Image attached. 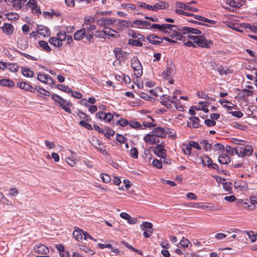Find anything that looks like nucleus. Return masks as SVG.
<instances>
[{
	"instance_id": "61",
	"label": "nucleus",
	"mask_w": 257,
	"mask_h": 257,
	"mask_svg": "<svg viewBox=\"0 0 257 257\" xmlns=\"http://www.w3.org/2000/svg\"><path fill=\"white\" fill-rule=\"evenodd\" d=\"M86 29V32L93 34V30L96 29V26L94 25L90 24L88 27L84 28Z\"/></svg>"
},
{
	"instance_id": "31",
	"label": "nucleus",
	"mask_w": 257,
	"mask_h": 257,
	"mask_svg": "<svg viewBox=\"0 0 257 257\" xmlns=\"http://www.w3.org/2000/svg\"><path fill=\"white\" fill-rule=\"evenodd\" d=\"M14 51L17 52V53L20 54L21 55L23 56L24 57L27 58V59H31L33 61H37L38 60V59L37 58H35L29 54H27V53L22 52L17 49H15Z\"/></svg>"
},
{
	"instance_id": "8",
	"label": "nucleus",
	"mask_w": 257,
	"mask_h": 257,
	"mask_svg": "<svg viewBox=\"0 0 257 257\" xmlns=\"http://www.w3.org/2000/svg\"><path fill=\"white\" fill-rule=\"evenodd\" d=\"M179 31H180L183 34H193L196 35H201L202 32L200 30L188 27H182L180 29H179Z\"/></svg>"
},
{
	"instance_id": "15",
	"label": "nucleus",
	"mask_w": 257,
	"mask_h": 257,
	"mask_svg": "<svg viewBox=\"0 0 257 257\" xmlns=\"http://www.w3.org/2000/svg\"><path fill=\"white\" fill-rule=\"evenodd\" d=\"M152 135L158 138H164L166 137V133L165 130L161 127L155 128L152 132Z\"/></svg>"
},
{
	"instance_id": "16",
	"label": "nucleus",
	"mask_w": 257,
	"mask_h": 257,
	"mask_svg": "<svg viewBox=\"0 0 257 257\" xmlns=\"http://www.w3.org/2000/svg\"><path fill=\"white\" fill-rule=\"evenodd\" d=\"M155 136L152 134H147L144 138V141L146 143H149L151 145L156 144L160 142V140L155 138Z\"/></svg>"
},
{
	"instance_id": "38",
	"label": "nucleus",
	"mask_w": 257,
	"mask_h": 257,
	"mask_svg": "<svg viewBox=\"0 0 257 257\" xmlns=\"http://www.w3.org/2000/svg\"><path fill=\"white\" fill-rule=\"evenodd\" d=\"M213 43V42L212 40L206 39V37L204 36L202 48L208 49Z\"/></svg>"
},
{
	"instance_id": "30",
	"label": "nucleus",
	"mask_w": 257,
	"mask_h": 257,
	"mask_svg": "<svg viewBox=\"0 0 257 257\" xmlns=\"http://www.w3.org/2000/svg\"><path fill=\"white\" fill-rule=\"evenodd\" d=\"M57 89L59 90H62L65 92H66L67 93H70V92H72V89L68 87V86L64 85L63 84H58L56 86Z\"/></svg>"
},
{
	"instance_id": "29",
	"label": "nucleus",
	"mask_w": 257,
	"mask_h": 257,
	"mask_svg": "<svg viewBox=\"0 0 257 257\" xmlns=\"http://www.w3.org/2000/svg\"><path fill=\"white\" fill-rule=\"evenodd\" d=\"M190 122L187 121V126L190 128H199L201 127L202 125L199 124L197 121H195L194 119H191V117H189Z\"/></svg>"
},
{
	"instance_id": "7",
	"label": "nucleus",
	"mask_w": 257,
	"mask_h": 257,
	"mask_svg": "<svg viewBox=\"0 0 257 257\" xmlns=\"http://www.w3.org/2000/svg\"><path fill=\"white\" fill-rule=\"evenodd\" d=\"M175 69V66L173 62L168 63L166 69L162 73L163 78L167 79L168 77L171 76L174 72Z\"/></svg>"
},
{
	"instance_id": "12",
	"label": "nucleus",
	"mask_w": 257,
	"mask_h": 257,
	"mask_svg": "<svg viewBox=\"0 0 257 257\" xmlns=\"http://www.w3.org/2000/svg\"><path fill=\"white\" fill-rule=\"evenodd\" d=\"M34 250L37 253L45 255L47 254L49 252L48 247L43 244L35 245L34 246Z\"/></svg>"
},
{
	"instance_id": "22",
	"label": "nucleus",
	"mask_w": 257,
	"mask_h": 257,
	"mask_svg": "<svg viewBox=\"0 0 257 257\" xmlns=\"http://www.w3.org/2000/svg\"><path fill=\"white\" fill-rule=\"evenodd\" d=\"M86 29H82L77 31L73 35V38L75 40L80 41L85 36Z\"/></svg>"
},
{
	"instance_id": "58",
	"label": "nucleus",
	"mask_w": 257,
	"mask_h": 257,
	"mask_svg": "<svg viewBox=\"0 0 257 257\" xmlns=\"http://www.w3.org/2000/svg\"><path fill=\"white\" fill-rule=\"evenodd\" d=\"M121 7L123 8H128L132 10H139V8H137L135 5L132 4H123L121 5Z\"/></svg>"
},
{
	"instance_id": "10",
	"label": "nucleus",
	"mask_w": 257,
	"mask_h": 257,
	"mask_svg": "<svg viewBox=\"0 0 257 257\" xmlns=\"http://www.w3.org/2000/svg\"><path fill=\"white\" fill-rule=\"evenodd\" d=\"M113 53L117 60L121 58L123 61L127 59V54H130L129 53L122 51L120 48H115L113 50Z\"/></svg>"
},
{
	"instance_id": "62",
	"label": "nucleus",
	"mask_w": 257,
	"mask_h": 257,
	"mask_svg": "<svg viewBox=\"0 0 257 257\" xmlns=\"http://www.w3.org/2000/svg\"><path fill=\"white\" fill-rule=\"evenodd\" d=\"M229 113L237 118H241L243 116V113L240 111H229Z\"/></svg>"
},
{
	"instance_id": "18",
	"label": "nucleus",
	"mask_w": 257,
	"mask_h": 257,
	"mask_svg": "<svg viewBox=\"0 0 257 257\" xmlns=\"http://www.w3.org/2000/svg\"><path fill=\"white\" fill-rule=\"evenodd\" d=\"M3 32L7 35H12L14 30L13 26L9 23H5L4 25L2 27Z\"/></svg>"
},
{
	"instance_id": "2",
	"label": "nucleus",
	"mask_w": 257,
	"mask_h": 257,
	"mask_svg": "<svg viewBox=\"0 0 257 257\" xmlns=\"http://www.w3.org/2000/svg\"><path fill=\"white\" fill-rule=\"evenodd\" d=\"M131 67L133 69L136 76L141 77L143 74V66L136 56L133 57L131 60Z\"/></svg>"
},
{
	"instance_id": "60",
	"label": "nucleus",
	"mask_w": 257,
	"mask_h": 257,
	"mask_svg": "<svg viewBox=\"0 0 257 257\" xmlns=\"http://www.w3.org/2000/svg\"><path fill=\"white\" fill-rule=\"evenodd\" d=\"M189 144L190 145L191 148L193 147L198 150H200L201 149V148L200 146L199 145V144L195 141H190L189 142Z\"/></svg>"
},
{
	"instance_id": "41",
	"label": "nucleus",
	"mask_w": 257,
	"mask_h": 257,
	"mask_svg": "<svg viewBox=\"0 0 257 257\" xmlns=\"http://www.w3.org/2000/svg\"><path fill=\"white\" fill-rule=\"evenodd\" d=\"M37 91L45 96H49L51 95L50 92L47 91V90L45 89L44 88H42L41 86L38 85V90Z\"/></svg>"
},
{
	"instance_id": "25",
	"label": "nucleus",
	"mask_w": 257,
	"mask_h": 257,
	"mask_svg": "<svg viewBox=\"0 0 257 257\" xmlns=\"http://www.w3.org/2000/svg\"><path fill=\"white\" fill-rule=\"evenodd\" d=\"M22 74L27 77H33L34 73L30 69L24 67H22Z\"/></svg>"
},
{
	"instance_id": "40",
	"label": "nucleus",
	"mask_w": 257,
	"mask_h": 257,
	"mask_svg": "<svg viewBox=\"0 0 257 257\" xmlns=\"http://www.w3.org/2000/svg\"><path fill=\"white\" fill-rule=\"evenodd\" d=\"M57 40L60 41L61 42L64 41L66 39L67 35L66 32H59L57 34Z\"/></svg>"
},
{
	"instance_id": "36",
	"label": "nucleus",
	"mask_w": 257,
	"mask_h": 257,
	"mask_svg": "<svg viewBox=\"0 0 257 257\" xmlns=\"http://www.w3.org/2000/svg\"><path fill=\"white\" fill-rule=\"evenodd\" d=\"M208 115H205L202 117L203 118L205 119L204 123L208 127L215 126L216 125V121L211 119H206Z\"/></svg>"
},
{
	"instance_id": "27",
	"label": "nucleus",
	"mask_w": 257,
	"mask_h": 257,
	"mask_svg": "<svg viewBox=\"0 0 257 257\" xmlns=\"http://www.w3.org/2000/svg\"><path fill=\"white\" fill-rule=\"evenodd\" d=\"M18 47L21 50H25L28 47V42L27 40L22 39L17 41Z\"/></svg>"
},
{
	"instance_id": "43",
	"label": "nucleus",
	"mask_w": 257,
	"mask_h": 257,
	"mask_svg": "<svg viewBox=\"0 0 257 257\" xmlns=\"http://www.w3.org/2000/svg\"><path fill=\"white\" fill-rule=\"evenodd\" d=\"M128 124L134 128H142L141 124L138 121H131Z\"/></svg>"
},
{
	"instance_id": "9",
	"label": "nucleus",
	"mask_w": 257,
	"mask_h": 257,
	"mask_svg": "<svg viewBox=\"0 0 257 257\" xmlns=\"http://www.w3.org/2000/svg\"><path fill=\"white\" fill-rule=\"evenodd\" d=\"M36 32L44 37L50 36L51 35V32L49 28L42 25L37 26Z\"/></svg>"
},
{
	"instance_id": "56",
	"label": "nucleus",
	"mask_w": 257,
	"mask_h": 257,
	"mask_svg": "<svg viewBox=\"0 0 257 257\" xmlns=\"http://www.w3.org/2000/svg\"><path fill=\"white\" fill-rule=\"evenodd\" d=\"M204 35L198 36V38L195 41L194 43L197 45L199 47H202L203 44V41L204 39Z\"/></svg>"
},
{
	"instance_id": "64",
	"label": "nucleus",
	"mask_w": 257,
	"mask_h": 257,
	"mask_svg": "<svg viewBox=\"0 0 257 257\" xmlns=\"http://www.w3.org/2000/svg\"><path fill=\"white\" fill-rule=\"evenodd\" d=\"M184 257H202L201 256L197 254L195 252L189 253L186 252L184 254Z\"/></svg>"
},
{
	"instance_id": "63",
	"label": "nucleus",
	"mask_w": 257,
	"mask_h": 257,
	"mask_svg": "<svg viewBox=\"0 0 257 257\" xmlns=\"http://www.w3.org/2000/svg\"><path fill=\"white\" fill-rule=\"evenodd\" d=\"M174 104L175 105L176 108L179 111H182L184 110V107L182 105L180 104V100H178V101H175V103Z\"/></svg>"
},
{
	"instance_id": "4",
	"label": "nucleus",
	"mask_w": 257,
	"mask_h": 257,
	"mask_svg": "<svg viewBox=\"0 0 257 257\" xmlns=\"http://www.w3.org/2000/svg\"><path fill=\"white\" fill-rule=\"evenodd\" d=\"M201 163L203 166H207L208 168L213 169L219 172L218 166L215 163H213L211 159L206 155H203L201 157Z\"/></svg>"
},
{
	"instance_id": "26",
	"label": "nucleus",
	"mask_w": 257,
	"mask_h": 257,
	"mask_svg": "<svg viewBox=\"0 0 257 257\" xmlns=\"http://www.w3.org/2000/svg\"><path fill=\"white\" fill-rule=\"evenodd\" d=\"M142 229L145 230L146 229H149L148 230V231L150 233H152L154 231V229L153 228V224L149 222H144L142 225Z\"/></svg>"
},
{
	"instance_id": "48",
	"label": "nucleus",
	"mask_w": 257,
	"mask_h": 257,
	"mask_svg": "<svg viewBox=\"0 0 257 257\" xmlns=\"http://www.w3.org/2000/svg\"><path fill=\"white\" fill-rule=\"evenodd\" d=\"M180 244L184 247H188V244H190L191 246H192L191 243L190 241L187 238L185 237H183L182 239H181L180 241Z\"/></svg>"
},
{
	"instance_id": "53",
	"label": "nucleus",
	"mask_w": 257,
	"mask_h": 257,
	"mask_svg": "<svg viewBox=\"0 0 257 257\" xmlns=\"http://www.w3.org/2000/svg\"><path fill=\"white\" fill-rule=\"evenodd\" d=\"M19 16L16 13H9L7 14V18L9 20H17Z\"/></svg>"
},
{
	"instance_id": "46",
	"label": "nucleus",
	"mask_w": 257,
	"mask_h": 257,
	"mask_svg": "<svg viewBox=\"0 0 257 257\" xmlns=\"http://www.w3.org/2000/svg\"><path fill=\"white\" fill-rule=\"evenodd\" d=\"M100 177L103 182L108 183L111 181V177L109 175L105 173L100 174Z\"/></svg>"
},
{
	"instance_id": "35",
	"label": "nucleus",
	"mask_w": 257,
	"mask_h": 257,
	"mask_svg": "<svg viewBox=\"0 0 257 257\" xmlns=\"http://www.w3.org/2000/svg\"><path fill=\"white\" fill-rule=\"evenodd\" d=\"M197 96L199 97V98H203V99H208L209 100H211V101H215V99L214 98H212V97H209L208 94H205V92H197Z\"/></svg>"
},
{
	"instance_id": "57",
	"label": "nucleus",
	"mask_w": 257,
	"mask_h": 257,
	"mask_svg": "<svg viewBox=\"0 0 257 257\" xmlns=\"http://www.w3.org/2000/svg\"><path fill=\"white\" fill-rule=\"evenodd\" d=\"M131 156L134 159L138 158V151L136 148H132L131 150Z\"/></svg>"
},
{
	"instance_id": "33",
	"label": "nucleus",
	"mask_w": 257,
	"mask_h": 257,
	"mask_svg": "<svg viewBox=\"0 0 257 257\" xmlns=\"http://www.w3.org/2000/svg\"><path fill=\"white\" fill-rule=\"evenodd\" d=\"M226 1L227 4L233 8H240L242 6V4L234 0H227Z\"/></svg>"
},
{
	"instance_id": "55",
	"label": "nucleus",
	"mask_w": 257,
	"mask_h": 257,
	"mask_svg": "<svg viewBox=\"0 0 257 257\" xmlns=\"http://www.w3.org/2000/svg\"><path fill=\"white\" fill-rule=\"evenodd\" d=\"M128 124L129 122L128 121V120L124 118H120L116 122V124H118L121 126H125Z\"/></svg>"
},
{
	"instance_id": "20",
	"label": "nucleus",
	"mask_w": 257,
	"mask_h": 257,
	"mask_svg": "<svg viewBox=\"0 0 257 257\" xmlns=\"http://www.w3.org/2000/svg\"><path fill=\"white\" fill-rule=\"evenodd\" d=\"M56 248L57 249L61 257H69V252L65 250V247L63 244H59L56 245Z\"/></svg>"
},
{
	"instance_id": "28",
	"label": "nucleus",
	"mask_w": 257,
	"mask_h": 257,
	"mask_svg": "<svg viewBox=\"0 0 257 257\" xmlns=\"http://www.w3.org/2000/svg\"><path fill=\"white\" fill-rule=\"evenodd\" d=\"M39 45L41 48L45 50L47 52H50L52 51V49L49 46L48 43L45 41H40L39 42Z\"/></svg>"
},
{
	"instance_id": "14",
	"label": "nucleus",
	"mask_w": 257,
	"mask_h": 257,
	"mask_svg": "<svg viewBox=\"0 0 257 257\" xmlns=\"http://www.w3.org/2000/svg\"><path fill=\"white\" fill-rule=\"evenodd\" d=\"M103 33H104V36L107 35L113 38H118L120 36L117 32L107 27H104L103 28Z\"/></svg>"
},
{
	"instance_id": "45",
	"label": "nucleus",
	"mask_w": 257,
	"mask_h": 257,
	"mask_svg": "<svg viewBox=\"0 0 257 257\" xmlns=\"http://www.w3.org/2000/svg\"><path fill=\"white\" fill-rule=\"evenodd\" d=\"M156 148L154 147H151L149 148V149H151L152 151L154 152V153L159 157L161 154H162L163 152H167L166 149H155Z\"/></svg>"
},
{
	"instance_id": "23",
	"label": "nucleus",
	"mask_w": 257,
	"mask_h": 257,
	"mask_svg": "<svg viewBox=\"0 0 257 257\" xmlns=\"http://www.w3.org/2000/svg\"><path fill=\"white\" fill-rule=\"evenodd\" d=\"M15 82L10 79H3L0 80V85L2 86H7L10 88L15 86Z\"/></svg>"
},
{
	"instance_id": "34",
	"label": "nucleus",
	"mask_w": 257,
	"mask_h": 257,
	"mask_svg": "<svg viewBox=\"0 0 257 257\" xmlns=\"http://www.w3.org/2000/svg\"><path fill=\"white\" fill-rule=\"evenodd\" d=\"M225 69L223 67V66L221 65L218 68V71L220 75H222L223 74H227L230 73H232L230 71V69L226 67H225Z\"/></svg>"
},
{
	"instance_id": "32",
	"label": "nucleus",
	"mask_w": 257,
	"mask_h": 257,
	"mask_svg": "<svg viewBox=\"0 0 257 257\" xmlns=\"http://www.w3.org/2000/svg\"><path fill=\"white\" fill-rule=\"evenodd\" d=\"M49 76V75H48L39 73L37 75V79L44 83H47L48 81Z\"/></svg>"
},
{
	"instance_id": "6",
	"label": "nucleus",
	"mask_w": 257,
	"mask_h": 257,
	"mask_svg": "<svg viewBox=\"0 0 257 257\" xmlns=\"http://www.w3.org/2000/svg\"><path fill=\"white\" fill-rule=\"evenodd\" d=\"M147 40L152 44L160 45L163 42V38H161L155 34H150L146 38Z\"/></svg>"
},
{
	"instance_id": "24",
	"label": "nucleus",
	"mask_w": 257,
	"mask_h": 257,
	"mask_svg": "<svg viewBox=\"0 0 257 257\" xmlns=\"http://www.w3.org/2000/svg\"><path fill=\"white\" fill-rule=\"evenodd\" d=\"M172 34L170 37L172 39H175L179 41H185V37L182 35V33L179 32V31L172 30Z\"/></svg>"
},
{
	"instance_id": "17",
	"label": "nucleus",
	"mask_w": 257,
	"mask_h": 257,
	"mask_svg": "<svg viewBox=\"0 0 257 257\" xmlns=\"http://www.w3.org/2000/svg\"><path fill=\"white\" fill-rule=\"evenodd\" d=\"M133 22L130 21L119 20L117 23V26L121 30L123 29L124 27H135L134 26Z\"/></svg>"
},
{
	"instance_id": "51",
	"label": "nucleus",
	"mask_w": 257,
	"mask_h": 257,
	"mask_svg": "<svg viewBox=\"0 0 257 257\" xmlns=\"http://www.w3.org/2000/svg\"><path fill=\"white\" fill-rule=\"evenodd\" d=\"M191 150L192 148L189 144L183 145V150L184 154L190 155L191 153Z\"/></svg>"
},
{
	"instance_id": "44",
	"label": "nucleus",
	"mask_w": 257,
	"mask_h": 257,
	"mask_svg": "<svg viewBox=\"0 0 257 257\" xmlns=\"http://www.w3.org/2000/svg\"><path fill=\"white\" fill-rule=\"evenodd\" d=\"M250 203L252 205L249 209L250 210H254L255 209V204H257V199L255 196H251L249 197Z\"/></svg>"
},
{
	"instance_id": "13",
	"label": "nucleus",
	"mask_w": 257,
	"mask_h": 257,
	"mask_svg": "<svg viewBox=\"0 0 257 257\" xmlns=\"http://www.w3.org/2000/svg\"><path fill=\"white\" fill-rule=\"evenodd\" d=\"M189 5V4L179 2H178L176 3V6L179 8L183 9L185 10L192 11L193 12H197L198 11V9L197 8L192 7Z\"/></svg>"
},
{
	"instance_id": "3",
	"label": "nucleus",
	"mask_w": 257,
	"mask_h": 257,
	"mask_svg": "<svg viewBox=\"0 0 257 257\" xmlns=\"http://www.w3.org/2000/svg\"><path fill=\"white\" fill-rule=\"evenodd\" d=\"M235 152L240 157L249 156L253 152V149L250 145H247L245 147H238L235 148Z\"/></svg>"
},
{
	"instance_id": "54",
	"label": "nucleus",
	"mask_w": 257,
	"mask_h": 257,
	"mask_svg": "<svg viewBox=\"0 0 257 257\" xmlns=\"http://www.w3.org/2000/svg\"><path fill=\"white\" fill-rule=\"evenodd\" d=\"M79 248L81 250H84L86 252L89 253L90 255H93L94 254V252L91 249L89 248L88 247L82 245H79Z\"/></svg>"
},
{
	"instance_id": "1",
	"label": "nucleus",
	"mask_w": 257,
	"mask_h": 257,
	"mask_svg": "<svg viewBox=\"0 0 257 257\" xmlns=\"http://www.w3.org/2000/svg\"><path fill=\"white\" fill-rule=\"evenodd\" d=\"M51 98L55 103L59 104V106L65 111L69 113H71L69 107L72 105V104L70 100H66L59 95L54 93L51 95Z\"/></svg>"
},
{
	"instance_id": "52",
	"label": "nucleus",
	"mask_w": 257,
	"mask_h": 257,
	"mask_svg": "<svg viewBox=\"0 0 257 257\" xmlns=\"http://www.w3.org/2000/svg\"><path fill=\"white\" fill-rule=\"evenodd\" d=\"M152 164L153 166L157 169H161L162 168V163L161 161H160L157 159H154L153 161Z\"/></svg>"
},
{
	"instance_id": "50",
	"label": "nucleus",
	"mask_w": 257,
	"mask_h": 257,
	"mask_svg": "<svg viewBox=\"0 0 257 257\" xmlns=\"http://www.w3.org/2000/svg\"><path fill=\"white\" fill-rule=\"evenodd\" d=\"M221 183L222 184L223 188L224 190H225L226 191H230L231 190V186H232V183L230 182H221Z\"/></svg>"
},
{
	"instance_id": "59",
	"label": "nucleus",
	"mask_w": 257,
	"mask_h": 257,
	"mask_svg": "<svg viewBox=\"0 0 257 257\" xmlns=\"http://www.w3.org/2000/svg\"><path fill=\"white\" fill-rule=\"evenodd\" d=\"M175 13H177V14L182 15L188 17H191L192 16V13H190L179 9L175 10Z\"/></svg>"
},
{
	"instance_id": "47",
	"label": "nucleus",
	"mask_w": 257,
	"mask_h": 257,
	"mask_svg": "<svg viewBox=\"0 0 257 257\" xmlns=\"http://www.w3.org/2000/svg\"><path fill=\"white\" fill-rule=\"evenodd\" d=\"M28 6L34 11L36 9V6H38L37 0H29L27 3Z\"/></svg>"
},
{
	"instance_id": "19",
	"label": "nucleus",
	"mask_w": 257,
	"mask_h": 257,
	"mask_svg": "<svg viewBox=\"0 0 257 257\" xmlns=\"http://www.w3.org/2000/svg\"><path fill=\"white\" fill-rule=\"evenodd\" d=\"M218 161L221 164L228 165L230 163L231 160L228 155L226 154H222L219 156Z\"/></svg>"
},
{
	"instance_id": "39",
	"label": "nucleus",
	"mask_w": 257,
	"mask_h": 257,
	"mask_svg": "<svg viewBox=\"0 0 257 257\" xmlns=\"http://www.w3.org/2000/svg\"><path fill=\"white\" fill-rule=\"evenodd\" d=\"M128 44L136 47H142L143 45V43L139 40L131 39L128 40Z\"/></svg>"
},
{
	"instance_id": "11",
	"label": "nucleus",
	"mask_w": 257,
	"mask_h": 257,
	"mask_svg": "<svg viewBox=\"0 0 257 257\" xmlns=\"http://www.w3.org/2000/svg\"><path fill=\"white\" fill-rule=\"evenodd\" d=\"M133 24L137 26L136 27L135 26V28H139L142 29H149L150 26L151 25V22L141 20H136L134 21Z\"/></svg>"
},
{
	"instance_id": "21",
	"label": "nucleus",
	"mask_w": 257,
	"mask_h": 257,
	"mask_svg": "<svg viewBox=\"0 0 257 257\" xmlns=\"http://www.w3.org/2000/svg\"><path fill=\"white\" fill-rule=\"evenodd\" d=\"M84 231L78 227H75L73 235L74 238L78 241H80L83 238Z\"/></svg>"
},
{
	"instance_id": "37",
	"label": "nucleus",
	"mask_w": 257,
	"mask_h": 257,
	"mask_svg": "<svg viewBox=\"0 0 257 257\" xmlns=\"http://www.w3.org/2000/svg\"><path fill=\"white\" fill-rule=\"evenodd\" d=\"M138 4L140 7L156 12V9L153 7V6L149 5L141 2H139Z\"/></svg>"
},
{
	"instance_id": "49",
	"label": "nucleus",
	"mask_w": 257,
	"mask_h": 257,
	"mask_svg": "<svg viewBox=\"0 0 257 257\" xmlns=\"http://www.w3.org/2000/svg\"><path fill=\"white\" fill-rule=\"evenodd\" d=\"M116 139L117 141L120 144H123L127 142V139L119 134H116Z\"/></svg>"
},
{
	"instance_id": "42",
	"label": "nucleus",
	"mask_w": 257,
	"mask_h": 257,
	"mask_svg": "<svg viewBox=\"0 0 257 257\" xmlns=\"http://www.w3.org/2000/svg\"><path fill=\"white\" fill-rule=\"evenodd\" d=\"M6 3H11L14 7L21 8V0H4Z\"/></svg>"
},
{
	"instance_id": "5",
	"label": "nucleus",
	"mask_w": 257,
	"mask_h": 257,
	"mask_svg": "<svg viewBox=\"0 0 257 257\" xmlns=\"http://www.w3.org/2000/svg\"><path fill=\"white\" fill-rule=\"evenodd\" d=\"M96 117L101 120L109 122L113 117V115L110 112L106 113L103 111H100L96 113Z\"/></svg>"
}]
</instances>
